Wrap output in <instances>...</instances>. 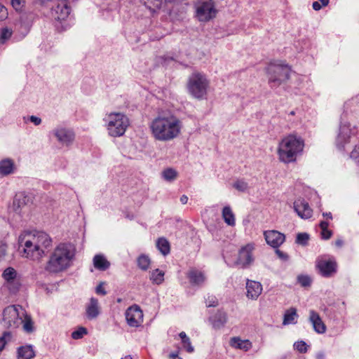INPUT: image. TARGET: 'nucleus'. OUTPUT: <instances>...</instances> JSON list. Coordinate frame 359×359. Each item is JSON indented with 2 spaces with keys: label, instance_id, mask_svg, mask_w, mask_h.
<instances>
[{
  "label": "nucleus",
  "instance_id": "de8ad7c7",
  "mask_svg": "<svg viewBox=\"0 0 359 359\" xmlns=\"http://www.w3.org/2000/svg\"><path fill=\"white\" fill-rule=\"evenodd\" d=\"M350 156L359 165V144L355 146L351 152Z\"/></svg>",
  "mask_w": 359,
  "mask_h": 359
},
{
  "label": "nucleus",
  "instance_id": "4468645a",
  "mask_svg": "<svg viewBox=\"0 0 359 359\" xmlns=\"http://www.w3.org/2000/svg\"><path fill=\"white\" fill-rule=\"evenodd\" d=\"M316 266L323 276L330 277L337 272V264L334 259L322 258L317 261Z\"/></svg>",
  "mask_w": 359,
  "mask_h": 359
},
{
  "label": "nucleus",
  "instance_id": "5fc2aeb1",
  "mask_svg": "<svg viewBox=\"0 0 359 359\" xmlns=\"http://www.w3.org/2000/svg\"><path fill=\"white\" fill-rule=\"evenodd\" d=\"M6 251V245L0 241V260L4 257Z\"/></svg>",
  "mask_w": 359,
  "mask_h": 359
},
{
  "label": "nucleus",
  "instance_id": "3c124183",
  "mask_svg": "<svg viewBox=\"0 0 359 359\" xmlns=\"http://www.w3.org/2000/svg\"><path fill=\"white\" fill-rule=\"evenodd\" d=\"M207 306H217V300L215 297H209L208 299L206 300Z\"/></svg>",
  "mask_w": 359,
  "mask_h": 359
},
{
  "label": "nucleus",
  "instance_id": "338daca9",
  "mask_svg": "<svg viewBox=\"0 0 359 359\" xmlns=\"http://www.w3.org/2000/svg\"><path fill=\"white\" fill-rule=\"evenodd\" d=\"M122 299L121 298L117 299V302L120 303L121 302Z\"/></svg>",
  "mask_w": 359,
  "mask_h": 359
},
{
  "label": "nucleus",
  "instance_id": "423d86ee",
  "mask_svg": "<svg viewBox=\"0 0 359 359\" xmlns=\"http://www.w3.org/2000/svg\"><path fill=\"white\" fill-rule=\"evenodd\" d=\"M109 136L117 137L124 135L129 126L128 117L121 113H111L103 118Z\"/></svg>",
  "mask_w": 359,
  "mask_h": 359
},
{
  "label": "nucleus",
  "instance_id": "aec40b11",
  "mask_svg": "<svg viewBox=\"0 0 359 359\" xmlns=\"http://www.w3.org/2000/svg\"><path fill=\"white\" fill-rule=\"evenodd\" d=\"M252 250L253 246L250 244H248L242 248L239 251L237 263L242 265L243 267H246L250 264L253 261L252 255Z\"/></svg>",
  "mask_w": 359,
  "mask_h": 359
},
{
  "label": "nucleus",
  "instance_id": "13d9d810",
  "mask_svg": "<svg viewBox=\"0 0 359 359\" xmlns=\"http://www.w3.org/2000/svg\"><path fill=\"white\" fill-rule=\"evenodd\" d=\"M328 226H329V224L327 222L322 221L320 223V227L322 231L328 229Z\"/></svg>",
  "mask_w": 359,
  "mask_h": 359
},
{
  "label": "nucleus",
  "instance_id": "4d7b16f0",
  "mask_svg": "<svg viewBox=\"0 0 359 359\" xmlns=\"http://www.w3.org/2000/svg\"><path fill=\"white\" fill-rule=\"evenodd\" d=\"M322 6H323L322 4H320L318 1H314L312 4V7H313V10H315V11L320 10Z\"/></svg>",
  "mask_w": 359,
  "mask_h": 359
},
{
  "label": "nucleus",
  "instance_id": "09e8293b",
  "mask_svg": "<svg viewBox=\"0 0 359 359\" xmlns=\"http://www.w3.org/2000/svg\"><path fill=\"white\" fill-rule=\"evenodd\" d=\"M104 283H100L95 288V292L97 294L105 295L107 294L106 290L103 287Z\"/></svg>",
  "mask_w": 359,
  "mask_h": 359
},
{
  "label": "nucleus",
  "instance_id": "4be33fe9",
  "mask_svg": "<svg viewBox=\"0 0 359 359\" xmlns=\"http://www.w3.org/2000/svg\"><path fill=\"white\" fill-rule=\"evenodd\" d=\"M86 317L89 320L95 319L100 313V308L98 299L95 297L90 299L89 303L86 308Z\"/></svg>",
  "mask_w": 359,
  "mask_h": 359
},
{
  "label": "nucleus",
  "instance_id": "0eeeda50",
  "mask_svg": "<svg viewBox=\"0 0 359 359\" xmlns=\"http://www.w3.org/2000/svg\"><path fill=\"white\" fill-rule=\"evenodd\" d=\"M25 310L20 306L11 305L3 311V325L11 329L17 328L22 323V316Z\"/></svg>",
  "mask_w": 359,
  "mask_h": 359
},
{
  "label": "nucleus",
  "instance_id": "c9c22d12",
  "mask_svg": "<svg viewBox=\"0 0 359 359\" xmlns=\"http://www.w3.org/2000/svg\"><path fill=\"white\" fill-rule=\"evenodd\" d=\"M180 337L182 339V343L183 347L187 350L189 353H192L194 351V348L191 345V340L189 337H188L184 332H181L179 334Z\"/></svg>",
  "mask_w": 359,
  "mask_h": 359
},
{
  "label": "nucleus",
  "instance_id": "473e14b6",
  "mask_svg": "<svg viewBox=\"0 0 359 359\" xmlns=\"http://www.w3.org/2000/svg\"><path fill=\"white\" fill-rule=\"evenodd\" d=\"M164 276L165 273L163 271L156 269L155 270H153L150 273L149 279L152 282V283L156 285H160L164 280Z\"/></svg>",
  "mask_w": 359,
  "mask_h": 359
},
{
  "label": "nucleus",
  "instance_id": "f704fd0d",
  "mask_svg": "<svg viewBox=\"0 0 359 359\" xmlns=\"http://www.w3.org/2000/svg\"><path fill=\"white\" fill-rule=\"evenodd\" d=\"M161 176L167 182H173L177 179L178 172L174 168H168L162 171Z\"/></svg>",
  "mask_w": 359,
  "mask_h": 359
},
{
  "label": "nucleus",
  "instance_id": "f3484780",
  "mask_svg": "<svg viewBox=\"0 0 359 359\" xmlns=\"http://www.w3.org/2000/svg\"><path fill=\"white\" fill-rule=\"evenodd\" d=\"M264 236L267 244L273 248H278L285 240V235L276 230L265 231Z\"/></svg>",
  "mask_w": 359,
  "mask_h": 359
},
{
  "label": "nucleus",
  "instance_id": "393cba45",
  "mask_svg": "<svg viewBox=\"0 0 359 359\" xmlns=\"http://www.w3.org/2000/svg\"><path fill=\"white\" fill-rule=\"evenodd\" d=\"M35 355L32 346H22L18 348V359H31Z\"/></svg>",
  "mask_w": 359,
  "mask_h": 359
},
{
  "label": "nucleus",
  "instance_id": "e2e57ef3",
  "mask_svg": "<svg viewBox=\"0 0 359 359\" xmlns=\"http://www.w3.org/2000/svg\"><path fill=\"white\" fill-rule=\"evenodd\" d=\"M323 215L324 217H326L329 218V219H332V216L331 212H325V213H323Z\"/></svg>",
  "mask_w": 359,
  "mask_h": 359
},
{
  "label": "nucleus",
  "instance_id": "cd10ccee",
  "mask_svg": "<svg viewBox=\"0 0 359 359\" xmlns=\"http://www.w3.org/2000/svg\"><path fill=\"white\" fill-rule=\"evenodd\" d=\"M14 169V163L9 158H6L0 161V174L8 175L13 172Z\"/></svg>",
  "mask_w": 359,
  "mask_h": 359
},
{
  "label": "nucleus",
  "instance_id": "4c0bfd02",
  "mask_svg": "<svg viewBox=\"0 0 359 359\" xmlns=\"http://www.w3.org/2000/svg\"><path fill=\"white\" fill-rule=\"evenodd\" d=\"M127 323L130 327L135 326V305L129 306L125 313Z\"/></svg>",
  "mask_w": 359,
  "mask_h": 359
},
{
  "label": "nucleus",
  "instance_id": "dca6fc26",
  "mask_svg": "<svg viewBox=\"0 0 359 359\" xmlns=\"http://www.w3.org/2000/svg\"><path fill=\"white\" fill-rule=\"evenodd\" d=\"M30 202V198L24 192L15 194L11 209L17 214L20 215L25 211L27 205Z\"/></svg>",
  "mask_w": 359,
  "mask_h": 359
},
{
  "label": "nucleus",
  "instance_id": "a211bd4d",
  "mask_svg": "<svg viewBox=\"0 0 359 359\" xmlns=\"http://www.w3.org/2000/svg\"><path fill=\"white\" fill-rule=\"evenodd\" d=\"M294 210L302 219H309L312 216V209L304 199L299 198L294 202Z\"/></svg>",
  "mask_w": 359,
  "mask_h": 359
},
{
  "label": "nucleus",
  "instance_id": "680f3d73",
  "mask_svg": "<svg viewBox=\"0 0 359 359\" xmlns=\"http://www.w3.org/2000/svg\"><path fill=\"white\" fill-rule=\"evenodd\" d=\"M170 358H172V359H182L181 357H180L178 355L177 353H170Z\"/></svg>",
  "mask_w": 359,
  "mask_h": 359
},
{
  "label": "nucleus",
  "instance_id": "0e129e2a",
  "mask_svg": "<svg viewBox=\"0 0 359 359\" xmlns=\"http://www.w3.org/2000/svg\"><path fill=\"white\" fill-rule=\"evenodd\" d=\"M125 217L128 219H129L130 220H133V215H129L128 213H126L125 214Z\"/></svg>",
  "mask_w": 359,
  "mask_h": 359
},
{
  "label": "nucleus",
  "instance_id": "b1692460",
  "mask_svg": "<svg viewBox=\"0 0 359 359\" xmlns=\"http://www.w3.org/2000/svg\"><path fill=\"white\" fill-rule=\"evenodd\" d=\"M214 329L219 330L224 326L227 317L224 312H218L210 319Z\"/></svg>",
  "mask_w": 359,
  "mask_h": 359
},
{
  "label": "nucleus",
  "instance_id": "ddd939ff",
  "mask_svg": "<svg viewBox=\"0 0 359 359\" xmlns=\"http://www.w3.org/2000/svg\"><path fill=\"white\" fill-rule=\"evenodd\" d=\"M53 133L61 144L67 147L71 145L75 139L74 132L69 128L57 127L53 130Z\"/></svg>",
  "mask_w": 359,
  "mask_h": 359
},
{
  "label": "nucleus",
  "instance_id": "37998d69",
  "mask_svg": "<svg viewBox=\"0 0 359 359\" xmlns=\"http://www.w3.org/2000/svg\"><path fill=\"white\" fill-rule=\"evenodd\" d=\"M87 333V330L85 327H80L78 330L72 332V337L74 339H79L83 337L84 334Z\"/></svg>",
  "mask_w": 359,
  "mask_h": 359
},
{
  "label": "nucleus",
  "instance_id": "39448f33",
  "mask_svg": "<svg viewBox=\"0 0 359 359\" xmlns=\"http://www.w3.org/2000/svg\"><path fill=\"white\" fill-rule=\"evenodd\" d=\"M209 86L210 81L204 74L194 72L188 79L187 88L193 97L201 100L206 97Z\"/></svg>",
  "mask_w": 359,
  "mask_h": 359
},
{
  "label": "nucleus",
  "instance_id": "58836bf2",
  "mask_svg": "<svg viewBox=\"0 0 359 359\" xmlns=\"http://www.w3.org/2000/svg\"><path fill=\"white\" fill-rule=\"evenodd\" d=\"M309 240V235L307 233H299L297 235L296 243L299 245L306 246Z\"/></svg>",
  "mask_w": 359,
  "mask_h": 359
},
{
  "label": "nucleus",
  "instance_id": "052dcab7",
  "mask_svg": "<svg viewBox=\"0 0 359 359\" xmlns=\"http://www.w3.org/2000/svg\"><path fill=\"white\" fill-rule=\"evenodd\" d=\"M344 242L341 239H338L335 241V245L338 248H340L343 245Z\"/></svg>",
  "mask_w": 359,
  "mask_h": 359
},
{
  "label": "nucleus",
  "instance_id": "6ab92c4d",
  "mask_svg": "<svg viewBox=\"0 0 359 359\" xmlns=\"http://www.w3.org/2000/svg\"><path fill=\"white\" fill-rule=\"evenodd\" d=\"M245 287L247 297L252 300H256L262 292V285L258 281L248 279Z\"/></svg>",
  "mask_w": 359,
  "mask_h": 359
},
{
  "label": "nucleus",
  "instance_id": "5701e85b",
  "mask_svg": "<svg viewBox=\"0 0 359 359\" xmlns=\"http://www.w3.org/2000/svg\"><path fill=\"white\" fill-rule=\"evenodd\" d=\"M229 344L231 347L243 350L244 351H249L252 346V342L250 340H243L238 337L231 338Z\"/></svg>",
  "mask_w": 359,
  "mask_h": 359
},
{
  "label": "nucleus",
  "instance_id": "8fccbe9b",
  "mask_svg": "<svg viewBox=\"0 0 359 359\" xmlns=\"http://www.w3.org/2000/svg\"><path fill=\"white\" fill-rule=\"evenodd\" d=\"M275 252H276V254L277 255V256H278L280 259H282V260H283V261H286V260H287V259H288V255H287L285 252H283V251L280 250H279V249H278V248H276V251H275Z\"/></svg>",
  "mask_w": 359,
  "mask_h": 359
},
{
  "label": "nucleus",
  "instance_id": "2f4dec72",
  "mask_svg": "<svg viewBox=\"0 0 359 359\" xmlns=\"http://www.w3.org/2000/svg\"><path fill=\"white\" fill-rule=\"evenodd\" d=\"M156 247L158 250L163 255H167L170 252V245L168 241L164 238H159L156 241Z\"/></svg>",
  "mask_w": 359,
  "mask_h": 359
},
{
  "label": "nucleus",
  "instance_id": "7c9ffc66",
  "mask_svg": "<svg viewBox=\"0 0 359 359\" xmlns=\"http://www.w3.org/2000/svg\"><path fill=\"white\" fill-rule=\"evenodd\" d=\"M222 218L225 223L231 226L236 224L235 216L229 206H225L222 210Z\"/></svg>",
  "mask_w": 359,
  "mask_h": 359
},
{
  "label": "nucleus",
  "instance_id": "9d476101",
  "mask_svg": "<svg viewBox=\"0 0 359 359\" xmlns=\"http://www.w3.org/2000/svg\"><path fill=\"white\" fill-rule=\"evenodd\" d=\"M2 276L5 280L4 286L11 293H16L21 286L20 278L16 270L12 267H8L4 271Z\"/></svg>",
  "mask_w": 359,
  "mask_h": 359
},
{
  "label": "nucleus",
  "instance_id": "f03ea898",
  "mask_svg": "<svg viewBox=\"0 0 359 359\" xmlns=\"http://www.w3.org/2000/svg\"><path fill=\"white\" fill-rule=\"evenodd\" d=\"M76 254L75 247L69 243H60L53 250L46 265L49 273H57L71 266Z\"/></svg>",
  "mask_w": 359,
  "mask_h": 359
},
{
  "label": "nucleus",
  "instance_id": "c756f323",
  "mask_svg": "<svg viewBox=\"0 0 359 359\" xmlns=\"http://www.w3.org/2000/svg\"><path fill=\"white\" fill-rule=\"evenodd\" d=\"M23 330L27 333H32L35 330L34 322L29 315L25 311V314L22 316V323Z\"/></svg>",
  "mask_w": 359,
  "mask_h": 359
},
{
  "label": "nucleus",
  "instance_id": "864d4df0",
  "mask_svg": "<svg viewBox=\"0 0 359 359\" xmlns=\"http://www.w3.org/2000/svg\"><path fill=\"white\" fill-rule=\"evenodd\" d=\"M7 15L6 8L0 4V20H3Z\"/></svg>",
  "mask_w": 359,
  "mask_h": 359
},
{
  "label": "nucleus",
  "instance_id": "bf43d9fd",
  "mask_svg": "<svg viewBox=\"0 0 359 359\" xmlns=\"http://www.w3.org/2000/svg\"><path fill=\"white\" fill-rule=\"evenodd\" d=\"M187 201H188V197L186 195H182L180 197V202L182 204H186L187 203Z\"/></svg>",
  "mask_w": 359,
  "mask_h": 359
},
{
  "label": "nucleus",
  "instance_id": "ea45409f",
  "mask_svg": "<svg viewBox=\"0 0 359 359\" xmlns=\"http://www.w3.org/2000/svg\"><path fill=\"white\" fill-rule=\"evenodd\" d=\"M12 31L8 28H3L0 30V43H4L8 39L11 38Z\"/></svg>",
  "mask_w": 359,
  "mask_h": 359
},
{
  "label": "nucleus",
  "instance_id": "a878e982",
  "mask_svg": "<svg viewBox=\"0 0 359 359\" xmlns=\"http://www.w3.org/2000/svg\"><path fill=\"white\" fill-rule=\"evenodd\" d=\"M93 265L100 271H106L110 266V263L102 255H96L93 257Z\"/></svg>",
  "mask_w": 359,
  "mask_h": 359
},
{
  "label": "nucleus",
  "instance_id": "e433bc0d",
  "mask_svg": "<svg viewBox=\"0 0 359 359\" xmlns=\"http://www.w3.org/2000/svg\"><path fill=\"white\" fill-rule=\"evenodd\" d=\"M137 265L143 271H147L151 264L150 258L145 255H142L137 258Z\"/></svg>",
  "mask_w": 359,
  "mask_h": 359
},
{
  "label": "nucleus",
  "instance_id": "72a5a7b5",
  "mask_svg": "<svg viewBox=\"0 0 359 359\" xmlns=\"http://www.w3.org/2000/svg\"><path fill=\"white\" fill-rule=\"evenodd\" d=\"M140 2L151 13L156 12L161 6V0H140Z\"/></svg>",
  "mask_w": 359,
  "mask_h": 359
},
{
  "label": "nucleus",
  "instance_id": "c03bdc74",
  "mask_svg": "<svg viewBox=\"0 0 359 359\" xmlns=\"http://www.w3.org/2000/svg\"><path fill=\"white\" fill-rule=\"evenodd\" d=\"M298 283L303 287H307L311 285V279L308 276L300 275L297 277Z\"/></svg>",
  "mask_w": 359,
  "mask_h": 359
},
{
  "label": "nucleus",
  "instance_id": "20e7f679",
  "mask_svg": "<svg viewBox=\"0 0 359 359\" xmlns=\"http://www.w3.org/2000/svg\"><path fill=\"white\" fill-rule=\"evenodd\" d=\"M269 84L271 88H276L290 79L291 69L288 65L277 61L270 62L266 68Z\"/></svg>",
  "mask_w": 359,
  "mask_h": 359
},
{
  "label": "nucleus",
  "instance_id": "bb28decb",
  "mask_svg": "<svg viewBox=\"0 0 359 359\" xmlns=\"http://www.w3.org/2000/svg\"><path fill=\"white\" fill-rule=\"evenodd\" d=\"M188 278L191 284L197 285L203 284L205 280L203 273L197 270L190 271L188 273Z\"/></svg>",
  "mask_w": 359,
  "mask_h": 359
},
{
  "label": "nucleus",
  "instance_id": "79ce46f5",
  "mask_svg": "<svg viewBox=\"0 0 359 359\" xmlns=\"http://www.w3.org/2000/svg\"><path fill=\"white\" fill-rule=\"evenodd\" d=\"M294 348L299 353H304L307 351L308 345L304 341H299L294 344Z\"/></svg>",
  "mask_w": 359,
  "mask_h": 359
},
{
  "label": "nucleus",
  "instance_id": "412c9836",
  "mask_svg": "<svg viewBox=\"0 0 359 359\" xmlns=\"http://www.w3.org/2000/svg\"><path fill=\"white\" fill-rule=\"evenodd\" d=\"M310 323L312 324L313 328L318 334H324L326 332V325L322 320L320 315L313 310L309 311Z\"/></svg>",
  "mask_w": 359,
  "mask_h": 359
},
{
  "label": "nucleus",
  "instance_id": "a19ab883",
  "mask_svg": "<svg viewBox=\"0 0 359 359\" xmlns=\"http://www.w3.org/2000/svg\"><path fill=\"white\" fill-rule=\"evenodd\" d=\"M233 187L239 191H245L248 189V185L244 180H237L233 184Z\"/></svg>",
  "mask_w": 359,
  "mask_h": 359
},
{
  "label": "nucleus",
  "instance_id": "6e6d98bb",
  "mask_svg": "<svg viewBox=\"0 0 359 359\" xmlns=\"http://www.w3.org/2000/svg\"><path fill=\"white\" fill-rule=\"evenodd\" d=\"M29 120L35 125L39 126L41 123V119L39 117L35 116H31Z\"/></svg>",
  "mask_w": 359,
  "mask_h": 359
},
{
  "label": "nucleus",
  "instance_id": "7ed1b4c3",
  "mask_svg": "<svg viewBox=\"0 0 359 359\" xmlns=\"http://www.w3.org/2000/svg\"><path fill=\"white\" fill-rule=\"evenodd\" d=\"M304 147V141L301 137L294 134L285 137L278 148L279 160L285 163L294 162L297 156L302 154Z\"/></svg>",
  "mask_w": 359,
  "mask_h": 359
},
{
  "label": "nucleus",
  "instance_id": "9b49d317",
  "mask_svg": "<svg viewBox=\"0 0 359 359\" xmlns=\"http://www.w3.org/2000/svg\"><path fill=\"white\" fill-rule=\"evenodd\" d=\"M25 238H29L34 244L43 250L44 254L46 250L52 245V239L48 234L43 231H34L25 233Z\"/></svg>",
  "mask_w": 359,
  "mask_h": 359
},
{
  "label": "nucleus",
  "instance_id": "2eb2a0df",
  "mask_svg": "<svg viewBox=\"0 0 359 359\" xmlns=\"http://www.w3.org/2000/svg\"><path fill=\"white\" fill-rule=\"evenodd\" d=\"M71 12L70 7L67 5V2L62 1L57 5H55L51 8L50 15L53 19L56 21H64L69 18Z\"/></svg>",
  "mask_w": 359,
  "mask_h": 359
},
{
  "label": "nucleus",
  "instance_id": "f8f14e48",
  "mask_svg": "<svg viewBox=\"0 0 359 359\" xmlns=\"http://www.w3.org/2000/svg\"><path fill=\"white\" fill-rule=\"evenodd\" d=\"M357 129L350 123H342L339 128V133L337 135L336 144L339 149L344 147V144L348 142L350 137L355 135Z\"/></svg>",
  "mask_w": 359,
  "mask_h": 359
},
{
  "label": "nucleus",
  "instance_id": "49530a36",
  "mask_svg": "<svg viewBox=\"0 0 359 359\" xmlns=\"http://www.w3.org/2000/svg\"><path fill=\"white\" fill-rule=\"evenodd\" d=\"M11 5L17 11H20L24 6V0H11Z\"/></svg>",
  "mask_w": 359,
  "mask_h": 359
},
{
  "label": "nucleus",
  "instance_id": "c85d7f7f",
  "mask_svg": "<svg viewBox=\"0 0 359 359\" xmlns=\"http://www.w3.org/2000/svg\"><path fill=\"white\" fill-rule=\"evenodd\" d=\"M298 315L297 313V309L295 308H290L287 309L283 316V324L284 325H290V324H295V320L297 318Z\"/></svg>",
  "mask_w": 359,
  "mask_h": 359
},
{
  "label": "nucleus",
  "instance_id": "1a4fd4ad",
  "mask_svg": "<svg viewBox=\"0 0 359 359\" xmlns=\"http://www.w3.org/2000/svg\"><path fill=\"white\" fill-rule=\"evenodd\" d=\"M19 243L23 246V256L32 260H39L45 254L38 245L29 238H25V234L19 236Z\"/></svg>",
  "mask_w": 359,
  "mask_h": 359
},
{
  "label": "nucleus",
  "instance_id": "a18cd8bd",
  "mask_svg": "<svg viewBox=\"0 0 359 359\" xmlns=\"http://www.w3.org/2000/svg\"><path fill=\"white\" fill-rule=\"evenodd\" d=\"M143 316L144 314L142 310L136 304V318H138V320L136 319V327H139L143 322Z\"/></svg>",
  "mask_w": 359,
  "mask_h": 359
},
{
  "label": "nucleus",
  "instance_id": "f257e3e1",
  "mask_svg": "<svg viewBox=\"0 0 359 359\" xmlns=\"http://www.w3.org/2000/svg\"><path fill=\"white\" fill-rule=\"evenodd\" d=\"M151 130L154 138L159 141H170L178 137L182 123L174 115H158L151 123Z\"/></svg>",
  "mask_w": 359,
  "mask_h": 359
},
{
  "label": "nucleus",
  "instance_id": "603ef678",
  "mask_svg": "<svg viewBox=\"0 0 359 359\" xmlns=\"http://www.w3.org/2000/svg\"><path fill=\"white\" fill-rule=\"evenodd\" d=\"M332 235V231L329 229L323 230L321 231V237L323 239L327 240L331 238Z\"/></svg>",
  "mask_w": 359,
  "mask_h": 359
},
{
  "label": "nucleus",
  "instance_id": "69168bd1",
  "mask_svg": "<svg viewBox=\"0 0 359 359\" xmlns=\"http://www.w3.org/2000/svg\"><path fill=\"white\" fill-rule=\"evenodd\" d=\"M121 359H133V357L130 355H126L123 358H121Z\"/></svg>",
  "mask_w": 359,
  "mask_h": 359
},
{
  "label": "nucleus",
  "instance_id": "6e6552de",
  "mask_svg": "<svg viewBox=\"0 0 359 359\" xmlns=\"http://www.w3.org/2000/svg\"><path fill=\"white\" fill-rule=\"evenodd\" d=\"M196 18L200 22H208L215 18L217 10L212 0L198 1L195 4Z\"/></svg>",
  "mask_w": 359,
  "mask_h": 359
}]
</instances>
